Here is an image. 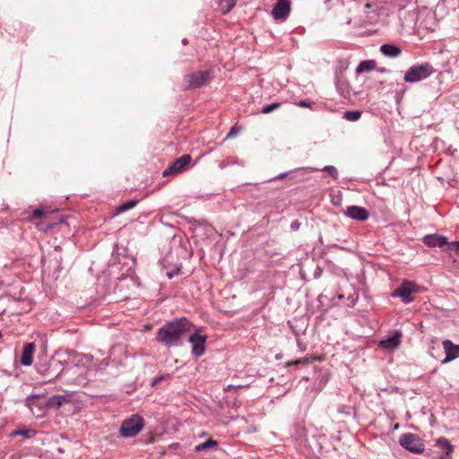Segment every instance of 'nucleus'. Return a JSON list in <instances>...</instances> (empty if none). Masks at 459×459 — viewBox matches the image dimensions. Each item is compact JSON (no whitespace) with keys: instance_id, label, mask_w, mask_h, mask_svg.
<instances>
[{"instance_id":"obj_1","label":"nucleus","mask_w":459,"mask_h":459,"mask_svg":"<svg viewBox=\"0 0 459 459\" xmlns=\"http://www.w3.org/2000/svg\"><path fill=\"white\" fill-rule=\"evenodd\" d=\"M191 325L186 317L167 322L158 329L156 340L167 348L178 347L182 344L184 335L190 331Z\"/></svg>"},{"instance_id":"obj_2","label":"nucleus","mask_w":459,"mask_h":459,"mask_svg":"<svg viewBox=\"0 0 459 459\" xmlns=\"http://www.w3.org/2000/svg\"><path fill=\"white\" fill-rule=\"evenodd\" d=\"M65 216L57 215L56 211L49 210L48 208H37L33 210L30 215V220H41V221L37 223L38 230L41 231L53 230L55 226L65 223Z\"/></svg>"},{"instance_id":"obj_3","label":"nucleus","mask_w":459,"mask_h":459,"mask_svg":"<svg viewBox=\"0 0 459 459\" xmlns=\"http://www.w3.org/2000/svg\"><path fill=\"white\" fill-rule=\"evenodd\" d=\"M434 71L429 63L414 65L405 73L404 81L411 83L418 82L429 77Z\"/></svg>"},{"instance_id":"obj_4","label":"nucleus","mask_w":459,"mask_h":459,"mask_svg":"<svg viewBox=\"0 0 459 459\" xmlns=\"http://www.w3.org/2000/svg\"><path fill=\"white\" fill-rule=\"evenodd\" d=\"M212 73L210 70L196 71L187 74L184 77L186 85L185 90L197 89L208 84L212 81Z\"/></svg>"},{"instance_id":"obj_5","label":"nucleus","mask_w":459,"mask_h":459,"mask_svg":"<svg viewBox=\"0 0 459 459\" xmlns=\"http://www.w3.org/2000/svg\"><path fill=\"white\" fill-rule=\"evenodd\" d=\"M399 444L407 451L420 455L425 451L423 440L414 433H404L399 438Z\"/></svg>"},{"instance_id":"obj_6","label":"nucleus","mask_w":459,"mask_h":459,"mask_svg":"<svg viewBox=\"0 0 459 459\" xmlns=\"http://www.w3.org/2000/svg\"><path fill=\"white\" fill-rule=\"evenodd\" d=\"M144 426V420L143 417L134 414L129 419L126 420L120 427V435L123 437H135Z\"/></svg>"},{"instance_id":"obj_7","label":"nucleus","mask_w":459,"mask_h":459,"mask_svg":"<svg viewBox=\"0 0 459 459\" xmlns=\"http://www.w3.org/2000/svg\"><path fill=\"white\" fill-rule=\"evenodd\" d=\"M419 290L420 287L415 282L403 281L402 284L394 290L392 296L402 298L403 301L407 304L414 300L411 295L419 292Z\"/></svg>"},{"instance_id":"obj_8","label":"nucleus","mask_w":459,"mask_h":459,"mask_svg":"<svg viewBox=\"0 0 459 459\" xmlns=\"http://www.w3.org/2000/svg\"><path fill=\"white\" fill-rule=\"evenodd\" d=\"M207 340L206 335H202L198 331H195L189 337V342L192 345V354L195 357H201L205 351V342Z\"/></svg>"},{"instance_id":"obj_9","label":"nucleus","mask_w":459,"mask_h":459,"mask_svg":"<svg viewBox=\"0 0 459 459\" xmlns=\"http://www.w3.org/2000/svg\"><path fill=\"white\" fill-rule=\"evenodd\" d=\"M192 157L190 154H184L176 159L173 163L168 167L162 173L163 177H168L184 170V169L191 162Z\"/></svg>"},{"instance_id":"obj_10","label":"nucleus","mask_w":459,"mask_h":459,"mask_svg":"<svg viewBox=\"0 0 459 459\" xmlns=\"http://www.w3.org/2000/svg\"><path fill=\"white\" fill-rule=\"evenodd\" d=\"M290 13V0H277L272 10V15L275 20H285Z\"/></svg>"},{"instance_id":"obj_11","label":"nucleus","mask_w":459,"mask_h":459,"mask_svg":"<svg viewBox=\"0 0 459 459\" xmlns=\"http://www.w3.org/2000/svg\"><path fill=\"white\" fill-rule=\"evenodd\" d=\"M344 214L352 220L359 221H365L369 217V212L366 208L357 205L348 206Z\"/></svg>"},{"instance_id":"obj_12","label":"nucleus","mask_w":459,"mask_h":459,"mask_svg":"<svg viewBox=\"0 0 459 459\" xmlns=\"http://www.w3.org/2000/svg\"><path fill=\"white\" fill-rule=\"evenodd\" d=\"M443 348L446 353V358L442 361L443 363H446L459 358V345L455 344L452 341H443Z\"/></svg>"},{"instance_id":"obj_13","label":"nucleus","mask_w":459,"mask_h":459,"mask_svg":"<svg viewBox=\"0 0 459 459\" xmlns=\"http://www.w3.org/2000/svg\"><path fill=\"white\" fill-rule=\"evenodd\" d=\"M36 350V345L34 342L25 343L22 349V356H21V364L24 367L31 366L33 362V355Z\"/></svg>"},{"instance_id":"obj_14","label":"nucleus","mask_w":459,"mask_h":459,"mask_svg":"<svg viewBox=\"0 0 459 459\" xmlns=\"http://www.w3.org/2000/svg\"><path fill=\"white\" fill-rule=\"evenodd\" d=\"M423 243L429 247H442L448 244L446 237L437 234L426 235L423 238Z\"/></svg>"},{"instance_id":"obj_15","label":"nucleus","mask_w":459,"mask_h":459,"mask_svg":"<svg viewBox=\"0 0 459 459\" xmlns=\"http://www.w3.org/2000/svg\"><path fill=\"white\" fill-rule=\"evenodd\" d=\"M72 400L71 394H55L48 398L47 406L48 408L58 409L61 405L70 403Z\"/></svg>"},{"instance_id":"obj_16","label":"nucleus","mask_w":459,"mask_h":459,"mask_svg":"<svg viewBox=\"0 0 459 459\" xmlns=\"http://www.w3.org/2000/svg\"><path fill=\"white\" fill-rule=\"evenodd\" d=\"M380 52L386 57L395 58L402 54V48L394 44L386 43L380 47Z\"/></svg>"},{"instance_id":"obj_17","label":"nucleus","mask_w":459,"mask_h":459,"mask_svg":"<svg viewBox=\"0 0 459 459\" xmlns=\"http://www.w3.org/2000/svg\"><path fill=\"white\" fill-rule=\"evenodd\" d=\"M402 333L400 331H395L392 336L381 341V346L386 349H395L401 343Z\"/></svg>"},{"instance_id":"obj_18","label":"nucleus","mask_w":459,"mask_h":459,"mask_svg":"<svg viewBox=\"0 0 459 459\" xmlns=\"http://www.w3.org/2000/svg\"><path fill=\"white\" fill-rule=\"evenodd\" d=\"M376 62L374 60H365L359 64V65L356 68L357 74H361L364 72H370L373 71L376 68Z\"/></svg>"},{"instance_id":"obj_19","label":"nucleus","mask_w":459,"mask_h":459,"mask_svg":"<svg viewBox=\"0 0 459 459\" xmlns=\"http://www.w3.org/2000/svg\"><path fill=\"white\" fill-rule=\"evenodd\" d=\"M436 445L439 446L442 450L446 452L447 455H451L454 447L451 445L450 441L446 437H439L436 441Z\"/></svg>"},{"instance_id":"obj_20","label":"nucleus","mask_w":459,"mask_h":459,"mask_svg":"<svg viewBox=\"0 0 459 459\" xmlns=\"http://www.w3.org/2000/svg\"><path fill=\"white\" fill-rule=\"evenodd\" d=\"M137 204H138V200H136V199L128 200V201L121 204L120 205H118L116 208V212L121 213V212H126V211L134 208Z\"/></svg>"},{"instance_id":"obj_21","label":"nucleus","mask_w":459,"mask_h":459,"mask_svg":"<svg viewBox=\"0 0 459 459\" xmlns=\"http://www.w3.org/2000/svg\"><path fill=\"white\" fill-rule=\"evenodd\" d=\"M218 441L217 440H214V439H208L207 441L205 442H203L199 445H197L195 448V451L199 453V452H203L204 450H207L208 448L210 447H214V446H218Z\"/></svg>"},{"instance_id":"obj_22","label":"nucleus","mask_w":459,"mask_h":459,"mask_svg":"<svg viewBox=\"0 0 459 459\" xmlns=\"http://www.w3.org/2000/svg\"><path fill=\"white\" fill-rule=\"evenodd\" d=\"M361 115L362 113L359 110H347L343 114V118L348 121L355 122L360 118Z\"/></svg>"},{"instance_id":"obj_23","label":"nucleus","mask_w":459,"mask_h":459,"mask_svg":"<svg viewBox=\"0 0 459 459\" xmlns=\"http://www.w3.org/2000/svg\"><path fill=\"white\" fill-rule=\"evenodd\" d=\"M237 0H220L219 5L224 13H229L235 5Z\"/></svg>"},{"instance_id":"obj_24","label":"nucleus","mask_w":459,"mask_h":459,"mask_svg":"<svg viewBox=\"0 0 459 459\" xmlns=\"http://www.w3.org/2000/svg\"><path fill=\"white\" fill-rule=\"evenodd\" d=\"M321 170L324 172H327L329 174V176L333 179L338 178V176H339L338 170L334 166L327 165V166H325Z\"/></svg>"},{"instance_id":"obj_25","label":"nucleus","mask_w":459,"mask_h":459,"mask_svg":"<svg viewBox=\"0 0 459 459\" xmlns=\"http://www.w3.org/2000/svg\"><path fill=\"white\" fill-rule=\"evenodd\" d=\"M281 102H273V103L268 104V105L263 107L261 113H263V114L271 113L272 111L279 108L281 107Z\"/></svg>"},{"instance_id":"obj_26","label":"nucleus","mask_w":459,"mask_h":459,"mask_svg":"<svg viewBox=\"0 0 459 459\" xmlns=\"http://www.w3.org/2000/svg\"><path fill=\"white\" fill-rule=\"evenodd\" d=\"M35 432L31 429H27V430H24V429H17L13 432V435L16 436V435H21V436H24L25 437L27 438H30L32 437V435L34 434Z\"/></svg>"},{"instance_id":"obj_27","label":"nucleus","mask_w":459,"mask_h":459,"mask_svg":"<svg viewBox=\"0 0 459 459\" xmlns=\"http://www.w3.org/2000/svg\"><path fill=\"white\" fill-rule=\"evenodd\" d=\"M297 106H299L300 108H312L313 103L311 101L307 100H299L297 103Z\"/></svg>"},{"instance_id":"obj_28","label":"nucleus","mask_w":459,"mask_h":459,"mask_svg":"<svg viewBox=\"0 0 459 459\" xmlns=\"http://www.w3.org/2000/svg\"><path fill=\"white\" fill-rule=\"evenodd\" d=\"M238 132H239V128L237 126H234L231 127L230 132L228 133L226 138L227 139L233 138V137H235L238 134Z\"/></svg>"},{"instance_id":"obj_29","label":"nucleus","mask_w":459,"mask_h":459,"mask_svg":"<svg viewBox=\"0 0 459 459\" xmlns=\"http://www.w3.org/2000/svg\"><path fill=\"white\" fill-rule=\"evenodd\" d=\"M448 249L451 251H455L457 253V255L459 256V241L449 243Z\"/></svg>"},{"instance_id":"obj_30","label":"nucleus","mask_w":459,"mask_h":459,"mask_svg":"<svg viewBox=\"0 0 459 459\" xmlns=\"http://www.w3.org/2000/svg\"><path fill=\"white\" fill-rule=\"evenodd\" d=\"M241 387H242V385H227V386L224 388V392H225V393H229V392H230L231 390H237V389L241 388Z\"/></svg>"},{"instance_id":"obj_31","label":"nucleus","mask_w":459,"mask_h":459,"mask_svg":"<svg viewBox=\"0 0 459 459\" xmlns=\"http://www.w3.org/2000/svg\"><path fill=\"white\" fill-rule=\"evenodd\" d=\"M79 361L82 362L84 365H86L87 363L89 364L91 361V357L82 355L81 359Z\"/></svg>"},{"instance_id":"obj_32","label":"nucleus","mask_w":459,"mask_h":459,"mask_svg":"<svg viewBox=\"0 0 459 459\" xmlns=\"http://www.w3.org/2000/svg\"><path fill=\"white\" fill-rule=\"evenodd\" d=\"M299 227H300V223L297 220L292 221L290 224V229L294 231L298 230L299 229Z\"/></svg>"},{"instance_id":"obj_33","label":"nucleus","mask_w":459,"mask_h":459,"mask_svg":"<svg viewBox=\"0 0 459 459\" xmlns=\"http://www.w3.org/2000/svg\"><path fill=\"white\" fill-rule=\"evenodd\" d=\"M299 364H301V360L295 359V360H290V361L286 362V367H291V366L299 365Z\"/></svg>"},{"instance_id":"obj_34","label":"nucleus","mask_w":459,"mask_h":459,"mask_svg":"<svg viewBox=\"0 0 459 459\" xmlns=\"http://www.w3.org/2000/svg\"><path fill=\"white\" fill-rule=\"evenodd\" d=\"M165 377H155L152 381V385H155L157 383L162 381Z\"/></svg>"},{"instance_id":"obj_35","label":"nucleus","mask_w":459,"mask_h":459,"mask_svg":"<svg viewBox=\"0 0 459 459\" xmlns=\"http://www.w3.org/2000/svg\"><path fill=\"white\" fill-rule=\"evenodd\" d=\"M287 175H288V173H287V172L281 173V174H279L277 177H275V178H274V179H282V178H286V177H287Z\"/></svg>"},{"instance_id":"obj_36","label":"nucleus","mask_w":459,"mask_h":459,"mask_svg":"<svg viewBox=\"0 0 459 459\" xmlns=\"http://www.w3.org/2000/svg\"><path fill=\"white\" fill-rule=\"evenodd\" d=\"M299 360H301V364H308L310 362L309 358L299 359Z\"/></svg>"},{"instance_id":"obj_37","label":"nucleus","mask_w":459,"mask_h":459,"mask_svg":"<svg viewBox=\"0 0 459 459\" xmlns=\"http://www.w3.org/2000/svg\"><path fill=\"white\" fill-rule=\"evenodd\" d=\"M232 406H233V407H235V408H238V407L239 406V403H238V402H237V401H235V402L233 403V405H232Z\"/></svg>"},{"instance_id":"obj_38","label":"nucleus","mask_w":459,"mask_h":459,"mask_svg":"<svg viewBox=\"0 0 459 459\" xmlns=\"http://www.w3.org/2000/svg\"><path fill=\"white\" fill-rule=\"evenodd\" d=\"M297 342H298V345H299V347H302V344L300 343L299 339H297Z\"/></svg>"},{"instance_id":"obj_39","label":"nucleus","mask_w":459,"mask_h":459,"mask_svg":"<svg viewBox=\"0 0 459 459\" xmlns=\"http://www.w3.org/2000/svg\"><path fill=\"white\" fill-rule=\"evenodd\" d=\"M303 379H304L305 381H308V380H309V378H308L307 377H303Z\"/></svg>"},{"instance_id":"obj_40","label":"nucleus","mask_w":459,"mask_h":459,"mask_svg":"<svg viewBox=\"0 0 459 459\" xmlns=\"http://www.w3.org/2000/svg\"><path fill=\"white\" fill-rule=\"evenodd\" d=\"M182 42H183V44H186V39H183V41H182Z\"/></svg>"},{"instance_id":"obj_41","label":"nucleus","mask_w":459,"mask_h":459,"mask_svg":"<svg viewBox=\"0 0 459 459\" xmlns=\"http://www.w3.org/2000/svg\"><path fill=\"white\" fill-rule=\"evenodd\" d=\"M104 366H108V362H104V360L102 361Z\"/></svg>"},{"instance_id":"obj_42","label":"nucleus","mask_w":459,"mask_h":459,"mask_svg":"<svg viewBox=\"0 0 459 459\" xmlns=\"http://www.w3.org/2000/svg\"><path fill=\"white\" fill-rule=\"evenodd\" d=\"M3 336L2 333L0 332V338Z\"/></svg>"}]
</instances>
